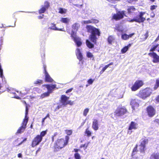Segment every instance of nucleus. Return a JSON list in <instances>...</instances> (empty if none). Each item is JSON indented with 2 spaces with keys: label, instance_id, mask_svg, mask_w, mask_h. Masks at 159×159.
<instances>
[{
  "label": "nucleus",
  "instance_id": "nucleus-1",
  "mask_svg": "<svg viewBox=\"0 0 159 159\" xmlns=\"http://www.w3.org/2000/svg\"><path fill=\"white\" fill-rule=\"evenodd\" d=\"M86 28L87 32L91 34L89 36V39L90 41L88 39L86 40V44L89 48L92 49L94 48V45L90 41L94 44H96L98 39L97 37H99L100 36L101 32L98 29L91 25H87Z\"/></svg>",
  "mask_w": 159,
  "mask_h": 159
},
{
  "label": "nucleus",
  "instance_id": "nucleus-2",
  "mask_svg": "<svg viewBox=\"0 0 159 159\" xmlns=\"http://www.w3.org/2000/svg\"><path fill=\"white\" fill-rule=\"evenodd\" d=\"M69 138L66 136L64 138L57 139L54 143L53 148L54 152H57L66 146L68 143Z\"/></svg>",
  "mask_w": 159,
  "mask_h": 159
},
{
  "label": "nucleus",
  "instance_id": "nucleus-3",
  "mask_svg": "<svg viewBox=\"0 0 159 159\" xmlns=\"http://www.w3.org/2000/svg\"><path fill=\"white\" fill-rule=\"evenodd\" d=\"M152 89L150 87H146L139 90L137 96L139 98L145 100L152 94Z\"/></svg>",
  "mask_w": 159,
  "mask_h": 159
},
{
  "label": "nucleus",
  "instance_id": "nucleus-4",
  "mask_svg": "<svg viewBox=\"0 0 159 159\" xmlns=\"http://www.w3.org/2000/svg\"><path fill=\"white\" fill-rule=\"evenodd\" d=\"M67 31L68 34L70 35L71 37L77 46L78 47H80L82 44V43L81 42V39L77 36L76 32L72 30L70 33L69 31L67 30Z\"/></svg>",
  "mask_w": 159,
  "mask_h": 159
},
{
  "label": "nucleus",
  "instance_id": "nucleus-5",
  "mask_svg": "<svg viewBox=\"0 0 159 159\" xmlns=\"http://www.w3.org/2000/svg\"><path fill=\"white\" fill-rule=\"evenodd\" d=\"M127 112V109L124 107H118L114 112V114L115 116L120 117L125 114Z\"/></svg>",
  "mask_w": 159,
  "mask_h": 159
},
{
  "label": "nucleus",
  "instance_id": "nucleus-6",
  "mask_svg": "<svg viewBox=\"0 0 159 159\" xmlns=\"http://www.w3.org/2000/svg\"><path fill=\"white\" fill-rule=\"evenodd\" d=\"M148 140L146 137L141 139L140 144L139 145V150L141 153H144L146 150V145L148 143Z\"/></svg>",
  "mask_w": 159,
  "mask_h": 159
},
{
  "label": "nucleus",
  "instance_id": "nucleus-7",
  "mask_svg": "<svg viewBox=\"0 0 159 159\" xmlns=\"http://www.w3.org/2000/svg\"><path fill=\"white\" fill-rule=\"evenodd\" d=\"M144 84L143 81L141 80H137L131 87L132 91H135L141 87Z\"/></svg>",
  "mask_w": 159,
  "mask_h": 159
},
{
  "label": "nucleus",
  "instance_id": "nucleus-8",
  "mask_svg": "<svg viewBox=\"0 0 159 159\" xmlns=\"http://www.w3.org/2000/svg\"><path fill=\"white\" fill-rule=\"evenodd\" d=\"M125 11H118L116 14L113 15L111 17V20L117 21L123 19L125 15Z\"/></svg>",
  "mask_w": 159,
  "mask_h": 159
},
{
  "label": "nucleus",
  "instance_id": "nucleus-9",
  "mask_svg": "<svg viewBox=\"0 0 159 159\" xmlns=\"http://www.w3.org/2000/svg\"><path fill=\"white\" fill-rule=\"evenodd\" d=\"M69 98V97H67L66 95H62L61 96L60 102L64 106H66L68 104L71 105H73V102L71 100H68Z\"/></svg>",
  "mask_w": 159,
  "mask_h": 159
},
{
  "label": "nucleus",
  "instance_id": "nucleus-10",
  "mask_svg": "<svg viewBox=\"0 0 159 159\" xmlns=\"http://www.w3.org/2000/svg\"><path fill=\"white\" fill-rule=\"evenodd\" d=\"M146 111L148 117H152L155 116L156 113L155 109L152 105H149L146 108Z\"/></svg>",
  "mask_w": 159,
  "mask_h": 159
},
{
  "label": "nucleus",
  "instance_id": "nucleus-11",
  "mask_svg": "<svg viewBox=\"0 0 159 159\" xmlns=\"http://www.w3.org/2000/svg\"><path fill=\"white\" fill-rule=\"evenodd\" d=\"M146 12L145 11H140L139 12V15H138L135 17L137 20V22L139 23L143 22L146 20V18L143 17L144 15L145 14Z\"/></svg>",
  "mask_w": 159,
  "mask_h": 159
},
{
  "label": "nucleus",
  "instance_id": "nucleus-12",
  "mask_svg": "<svg viewBox=\"0 0 159 159\" xmlns=\"http://www.w3.org/2000/svg\"><path fill=\"white\" fill-rule=\"evenodd\" d=\"M42 140L37 135L32 140L31 146L32 148H34L38 145L42 141Z\"/></svg>",
  "mask_w": 159,
  "mask_h": 159
},
{
  "label": "nucleus",
  "instance_id": "nucleus-13",
  "mask_svg": "<svg viewBox=\"0 0 159 159\" xmlns=\"http://www.w3.org/2000/svg\"><path fill=\"white\" fill-rule=\"evenodd\" d=\"M28 122L27 120H23L21 124V126L20 127L16 132V134H21L23 133L25 130L26 127Z\"/></svg>",
  "mask_w": 159,
  "mask_h": 159
},
{
  "label": "nucleus",
  "instance_id": "nucleus-14",
  "mask_svg": "<svg viewBox=\"0 0 159 159\" xmlns=\"http://www.w3.org/2000/svg\"><path fill=\"white\" fill-rule=\"evenodd\" d=\"M148 55L152 58V61L154 63H159V56L155 52L148 53Z\"/></svg>",
  "mask_w": 159,
  "mask_h": 159
},
{
  "label": "nucleus",
  "instance_id": "nucleus-15",
  "mask_svg": "<svg viewBox=\"0 0 159 159\" xmlns=\"http://www.w3.org/2000/svg\"><path fill=\"white\" fill-rule=\"evenodd\" d=\"M50 7L49 3L47 1L44 2V5L42 6V7L39 10V14L45 12Z\"/></svg>",
  "mask_w": 159,
  "mask_h": 159
},
{
  "label": "nucleus",
  "instance_id": "nucleus-16",
  "mask_svg": "<svg viewBox=\"0 0 159 159\" xmlns=\"http://www.w3.org/2000/svg\"><path fill=\"white\" fill-rule=\"evenodd\" d=\"M138 100L135 99H131L130 104L131 105L132 108L133 110H135L138 108L139 107V105L138 102Z\"/></svg>",
  "mask_w": 159,
  "mask_h": 159
},
{
  "label": "nucleus",
  "instance_id": "nucleus-17",
  "mask_svg": "<svg viewBox=\"0 0 159 159\" xmlns=\"http://www.w3.org/2000/svg\"><path fill=\"white\" fill-rule=\"evenodd\" d=\"M56 84H44L43 85V86L45 87L47 89L48 92L51 93H52L54 89L56 87Z\"/></svg>",
  "mask_w": 159,
  "mask_h": 159
},
{
  "label": "nucleus",
  "instance_id": "nucleus-18",
  "mask_svg": "<svg viewBox=\"0 0 159 159\" xmlns=\"http://www.w3.org/2000/svg\"><path fill=\"white\" fill-rule=\"evenodd\" d=\"M92 128L95 131L99 129L98 120L96 119H93L92 122Z\"/></svg>",
  "mask_w": 159,
  "mask_h": 159
},
{
  "label": "nucleus",
  "instance_id": "nucleus-19",
  "mask_svg": "<svg viewBox=\"0 0 159 159\" xmlns=\"http://www.w3.org/2000/svg\"><path fill=\"white\" fill-rule=\"evenodd\" d=\"M138 128V124L134 121H131L129 126L128 129L132 130L136 129Z\"/></svg>",
  "mask_w": 159,
  "mask_h": 159
},
{
  "label": "nucleus",
  "instance_id": "nucleus-20",
  "mask_svg": "<svg viewBox=\"0 0 159 159\" xmlns=\"http://www.w3.org/2000/svg\"><path fill=\"white\" fill-rule=\"evenodd\" d=\"M76 55L77 58L79 59L80 61H81L83 60V56L80 51V49L77 48L76 49Z\"/></svg>",
  "mask_w": 159,
  "mask_h": 159
},
{
  "label": "nucleus",
  "instance_id": "nucleus-21",
  "mask_svg": "<svg viewBox=\"0 0 159 159\" xmlns=\"http://www.w3.org/2000/svg\"><path fill=\"white\" fill-rule=\"evenodd\" d=\"M45 75V81L46 82L52 83L54 80L51 77L48 73H46L44 74Z\"/></svg>",
  "mask_w": 159,
  "mask_h": 159
},
{
  "label": "nucleus",
  "instance_id": "nucleus-22",
  "mask_svg": "<svg viewBox=\"0 0 159 159\" xmlns=\"http://www.w3.org/2000/svg\"><path fill=\"white\" fill-rule=\"evenodd\" d=\"M136 10V9L134 6L129 7L127 9L128 14L130 15H133Z\"/></svg>",
  "mask_w": 159,
  "mask_h": 159
},
{
  "label": "nucleus",
  "instance_id": "nucleus-23",
  "mask_svg": "<svg viewBox=\"0 0 159 159\" xmlns=\"http://www.w3.org/2000/svg\"><path fill=\"white\" fill-rule=\"evenodd\" d=\"M134 34V33L131 34L129 35H127L126 34H122L121 35V38L123 40H127L129 38L131 37Z\"/></svg>",
  "mask_w": 159,
  "mask_h": 159
},
{
  "label": "nucleus",
  "instance_id": "nucleus-24",
  "mask_svg": "<svg viewBox=\"0 0 159 159\" xmlns=\"http://www.w3.org/2000/svg\"><path fill=\"white\" fill-rule=\"evenodd\" d=\"M152 46L150 50V51L152 52H154L153 51H155L156 49L158 47L159 44L158 43H156L153 42L152 43Z\"/></svg>",
  "mask_w": 159,
  "mask_h": 159
},
{
  "label": "nucleus",
  "instance_id": "nucleus-25",
  "mask_svg": "<svg viewBox=\"0 0 159 159\" xmlns=\"http://www.w3.org/2000/svg\"><path fill=\"white\" fill-rule=\"evenodd\" d=\"M52 26L49 28V29L51 30H59L62 31H65L64 29H58L56 27V25L54 23H52Z\"/></svg>",
  "mask_w": 159,
  "mask_h": 159
},
{
  "label": "nucleus",
  "instance_id": "nucleus-26",
  "mask_svg": "<svg viewBox=\"0 0 159 159\" xmlns=\"http://www.w3.org/2000/svg\"><path fill=\"white\" fill-rule=\"evenodd\" d=\"M84 135L89 137L92 134V132L89 130V127H88L85 129L84 132Z\"/></svg>",
  "mask_w": 159,
  "mask_h": 159
},
{
  "label": "nucleus",
  "instance_id": "nucleus-27",
  "mask_svg": "<svg viewBox=\"0 0 159 159\" xmlns=\"http://www.w3.org/2000/svg\"><path fill=\"white\" fill-rule=\"evenodd\" d=\"M114 63L113 62H111L109 64L105 65L103 67L102 70L100 71V74H102L104 71L111 65H113Z\"/></svg>",
  "mask_w": 159,
  "mask_h": 159
},
{
  "label": "nucleus",
  "instance_id": "nucleus-28",
  "mask_svg": "<svg viewBox=\"0 0 159 159\" xmlns=\"http://www.w3.org/2000/svg\"><path fill=\"white\" fill-rule=\"evenodd\" d=\"M80 26V25L78 23H75L73 24L72 26V30H73L75 32H76L78 30Z\"/></svg>",
  "mask_w": 159,
  "mask_h": 159
},
{
  "label": "nucleus",
  "instance_id": "nucleus-29",
  "mask_svg": "<svg viewBox=\"0 0 159 159\" xmlns=\"http://www.w3.org/2000/svg\"><path fill=\"white\" fill-rule=\"evenodd\" d=\"M150 159H159V153H154L151 154Z\"/></svg>",
  "mask_w": 159,
  "mask_h": 159
},
{
  "label": "nucleus",
  "instance_id": "nucleus-30",
  "mask_svg": "<svg viewBox=\"0 0 159 159\" xmlns=\"http://www.w3.org/2000/svg\"><path fill=\"white\" fill-rule=\"evenodd\" d=\"M138 147V145L136 144L133 149L132 153H131V156L132 157H134L136 154V152L138 151L137 149Z\"/></svg>",
  "mask_w": 159,
  "mask_h": 159
},
{
  "label": "nucleus",
  "instance_id": "nucleus-31",
  "mask_svg": "<svg viewBox=\"0 0 159 159\" xmlns=\"http://www.w3.org/2000/svg\"><path fill=\"white\" fill-rule=\"evenodd\" d=\"M115 38L112 35L109 36L107 39V40L109 44H111L112 42L114 40Z\"/></svg>",
  "mask_w": 159,
  "mask_h": 159
},
{
  "label": "nucleus",
  "instance_id": "nucleus-32",
  "mask_svg": "<svg viewBox=\"0 0 159 159\" xmlns=\"http://www.w3.org/2000/svg\"><path fill=\"white\" fill-rule=\"evenodd\" d=\"M159 87V78L157 79L156 80L155 84L153 88L154 90H157Z\"/></svg>",
  "mask_w": 159,
  "mask_h": 159
},
{
  "label": "nucleus",
  "instance_id": "nucleus-33",
  "mask_svg": "<svg viewBox=\"0 0 159 159\" xmlns=\"http://www.w3.org/2000/svg\"><path fill=\"white\" fill-rule=\"evenodd\" d=\"M58 10V13L61 14H65L67 12V10L65 8H59Z\"/></svg>",
  "mask_w": 159,
  "mask_h": 159
},
{
  "label": "nucleus",
  "instance_id": "nucleus-34",
  "mask_svg": "<svg viewBox=\"0 0 159 159\" xmlns=\"http://www.w3.org/2000/svg\"><path fill=\"white\" fill-rule=\"evenodd\" d=\"M29 109L28 106H26L25 107V116L24 119L23 120H26L28 122V117L27 116V115L28 114Z\"/></svg>",
  "mask_w": 159,
  "mask_h": 159
},
{
  "label": "nucleus",
  "instance_id": "nucleus-35",
  "mask_svg": "<svg viewBox=\"0 0 159 159\" xmlns=\"http://www.w3.org/2000/svg\"><path fill=\"white\" fill-rule=\"evenodd\" d=\"M70 21L69 19L67 18H61L60 20V21L63 23L68 24Z\"/></svg>",
  "mask_w": 159,
  "mask_h": 159
},
{
  "label": "nucleus",
  "instance_id": "nucleus-36",
  "mask_svg": "<svg viewBox=\"0 0 159 159\" xmlns=\"http://www.w3.org/2000/svg\"><path fill=\"white\" fill-rule=\"evenodd\" d=\"M47 130H46L42 131L40 134H38L37 135L42 139L43 140V137H44L47 134Z\"/></svg>",
  "mask_w": 159,
  "mask_h": 159
},
{
  "label": "nucleus",
  "instance_id": "nucleus-37",
  "mask_svg": "<svg viewBox=\"0 0 159 159\" xmlns=\"http://www.w3.org/2000/svg\"><path fill=\"white\" fill-rule=\"evenodd\" d=\"M50 93L47 92L42 94L40 96L41 98L43 99L45 97H48L50 95Z\"/></svg>",
  "mask_w": 159,
  "mask_h": 159
},
{
  "label": "nucleus",
  "instance_id": "nucleus-38",
  "mask_svg": "<svg viewBox=\"0 0 159 159\" xmlns=\"http://www.w3.org/2000/svg\"><path fill=\"white\" fill-rule=\"evenodd\" d=\"M90 142H88L87 143H85L84 144H81L80 145V148H84V150H86L88 147V145L89 143Z\"/></svg>",
  "mask_w": 159,
  "mask_h": 159
},
{
  "label": "nucleus",
  "instance_id": "nucleus-39",
  "mask_svg": "<svg viewBox=\"0 0 159 159\" xmlns=\"http://www.w3.org/2000/svg\"><path fill=\"white\" fill-rule=\"evenodd\" d=\"M128 46H125L123 47L121 50V52L122 53H125L128 50Z\"/></svg>",
  "mask_w": 159,
  "mask_h": 159
},
{
  "label": "nucleus",
  "instance_id": "nucleus-40",
  "mask_svg": "<svg viewBox=\"0 0 159 159\" xmlns=\"http://www.w3.org/2000/svg\"><path fill=\"white\" fill-rule=\"evenodd\" d=\"M66 133L68 135H70L72 134V130L71 129H66L65 130Z\"/></svg>",
  "mask_w": 159,
  "mask_h": 159
},
{
  "label": "nucleus",
  "instance_id": "nucleus-41",
  "mask_svg": "<svg viewBox=\"0 0 159 159\" xmlns=\"http://www.w3.org/2000/svg\"><path fill=\"white\" fill-rule=\"evenodd\" d=\"M86 56L88 58H92L94 57L93 54L89 52H87Z\"/></svg>",
  "mask_w": 159,
  "mask_h": 159
},
{
  "label": "nucleus",
  "instance_id": "nucleus-42",
  "mask_svg": "<svg viewBox=\"0 0 159 159\" xmlns=\"http://www.w3.org/2000/svg\"><path fill=\"white\" fill-rule=\"evenodd\" d=\"M91 23L97 24L98 23L99 20L96 19L92 18L91 19Z\"/></svg>",
  "mask_w": 159,
  "mask_h": 159
},
{
  "label": "nucleus",
  "instance_id": "nucleus-43",
  "mask_svg": "<svg viewBox=\"0 0 159 159\" xmlns=\"http://www.w3.org/2000/svg\"><path fill=\"white\" fill-rule=\"evenodd\" d=\"M74 157L75 159H80L81 157L78 152H76L74 154Z\"/></svg>",
  "mask_w": 159,
  "mask_h": 159
},
{
  "label": "nucleus",
  "instance_id": "nucleus-44",
  "mask_svg": "<svg viewBox=\"0 0 159 159\" xmlns=\"http://www.w3.org/2000/svg\"><path fill=\"white\" fill-rule=\"evenodd\" d=\"M43 83V80H38L34 82V84H39V85Z\"/></svg>",
  "mask_w": 159,
  "mask_h": 159
},
{
  "label": "nucleus",
  "instance_id": "nucleus-45",
  "mask_svg": "<svg viewBox=\"0 0 159 159\" xmlns=\"http://www.w3.org/2000/svg\"><path fill=\"white\" fill-rule=\"evenodd\" d=\"M89 109L86 108L85 109L83 112V115L84 116H86L87 115V114L89 111Z\"/></svg>",
  "mask_w": 159,
  "mask_h": 159
},
{
  "label": "nucleus",
  "instance_id": "nucleus-46",
  "mask_svg": "<svg viewBox=\"0 0 159 159\" xmlns=\"http://www.w3.org/2000/svg\"><path fill=\"white\" fill-rule=\"evenodd\" d=\"M0 77L1 78H2L3 77V70L2 68V66H1L0 63Z\"/></svg>",
  "mask_w": 159,
  "mask_h": 159
},
{
  "label": "nucleus",
  "instance_id": "nucleus-47",
  "mask_svg": "<svg viewBox=\"0 0 159 159\" xmlns=\"http://www.w3.org/2000/svg\"><path fill=\"white\" fill-rule=\"evenodd\" d=\"M94 80V79H90L87 81L89 85L91 84H93V81Z\"/></svg>",
  "mask_w": 159,
  "mask_h": 159
},
{
  "label": "nucleus",
  "instance_id": "nucleus-48",
  "mask_svg": "<svg viewBox=\"0 0 159 159\" xmlns=\"http://www.w3.org/2000/svg\"><path fill=\"white\" fill-rule=\"evenodd\" d=\"M157 5H152L150 7V9L152 11L154 9H155L157 8Z\"/></svg>",
  "mask_w": 159,
  "mask_h": 159
},
{
  "label": "nucleus",
  "instance_id": "nucleus-49",
  "mask_svg": "<svg viewBox=\"0 0 159 159\" xmlns=\"http://www.w3.org/2000/svg\"><path fill=\"white\" fill-rule=\"evenodd\" d=\"M84 23L85 24H91V19L88 20H85L84 21Z\"/></svg>",
  "mask_w": 159,
  "mask_h": 159
},
{
  "label": "nucleus",
  "instance_id": "nucleus-50",
  "mask_svg": "<svg viewBox=\"0 0 159 159\" xmlns=\"http://www.w3.org/2000/svg\"><path fill=\"white\" fill-rule=\"evenodd\" d=\"M43 68L44 70V74L46 73H48L47 71L46 70V66L45 65H43Z\"/></svg>",
  "mask_w": 159,
  "mask_h": 159
},
{
  "label": "nucleus",
  "instance_id": "nucleus-51",
  "mask_svg": "<svg viewBox=\"0 0 159 159\" xmlns=\"http://www.w3.org/2000/svg\"><path fill=\"white\" fill-rule=\"evenodd\" d=\"M27 140V138H25L23 140V141H22L21 142H20V143H19L17 145H16L17 146H19L20 145H21V144H22L25 141H26V140Z\"/></svg>",
  "mask_w": 159,
  "mask_h": 159
},
{
  "label": "nucleus",
  "instance_id": "nucleus-52",
  "mask_svg": "<svg viewBox=\"0 0 159 159\" xmlns=\"http://www.w3.org/2000/svg\"><path fill=\"white\" fill-rule=\"evenodd\" d=\"M73 89V88H71L69 89H68L66 91V93H67L71 92L72 90Z\"/></svg>",
  "mask_w": 159,
  "mask_h": 159
},
{
  "label": "nucleus",
  "instance_id": "nucleus-53",
  "mask_svg": "<svg viewBox=\"0 0 159 159\" xmlns=\"http://www.w3.org/2000/svg\"><path fill=\"white\" fill-rule=\"evenodd\" d=\"M12 93L15 95L14 98L17 99H19L20 98L19 96L16 95V93L15 92H12Z\"/></svg>",
  "mask_w": 159,
  "mask_h": 159
},
{
  "label": "nucleus",
  "instance_id": "nucleus-54",
  "mask_svg": "<svg viewBox=\"0 0 159 159\" xmlns=\"http://www.w3.org/2000/svg\"><path fill=\"white\" fill-rule=\"evenodd\" d=\"M155 100L157 103H159V94L155 98Z\"/></svg>",
  "mask_w": 159,
  "mask_h": 159
},
{
  "label": "nucleus",
  "instance_id": "nucleus-55",
  "mask_svg": "<svg viewBox=\"0 0 159 159\" xmlns=\"http://www.w3.org/2000/svg\"><path fill=\"white\" fill-rule=\"evenodd\" d=\"M134 21H135L137 22V20H136L135 17H134L133 19H131L130 20H129V22H133Z\"/></svg>",
  "mask_w": 159,
  "mask_h": 159
},
{
  "label": "nucleus",
  "instance_id": "nucleus-56",
  "mask_svg": "<svg viewBox=\"0 0 159 159\" xmlns=\"http://www.w3.org/2000/svg\"><path fill=\"white\" fill-rule=\"evenodd\" d=\"M155 16V14L153 12H152L151 13V14L150 15V17L151 18H154Z\"/></svg>",
  "mask_w": 159,
  "mask_h": 159
},
{
  "label": "nucleus",
  "instance_id": "nucleus-57",
  "mask_svg": "<svg viewBox=\"0 0 159 159\" xmlns=\"http://www.w3.org/2000/svg\"><path fill=\"white\" fill-rule=\"evenodd\" d=\"M44 15L43 14H42L41 15L39 16H38V18L41 19L43 18Z\"/></svg>",
  "mask_w": 159,
  "mask_h": 159
},
{
  "label": "nucleus",
  "instance_id": "nucleus-58",
  "mask_svg": "<svg viewBox=\"0 0 159 159\" xmlns=\"http://www.w3.org/2000/svg\"><path fill=\"white\" fill-rule=\"evenodd\" d=\"M80 149L77 148H74L73 152H75V153H76L77 152L79 151H80Z\"/></svg>",
  "mask_w": 159,
  "mask_h": 159
},
{
  "label": "nucleus",
  "instance_id": "nucleus-59",
  "mask_svg": "<svg viewBox=\"0 0 159 159\" xmlns=\"http://www.w3.org/2000/svg\"><path fill=\"white\" fill-rule=\"evenodd\" d=\"M56 134H54L52 136V137H51V139H52V142H53L54 141V137L55 136H56Z\"/></svg>",
  "mask_w": 159,
  "mask_h": 159
},
{
  "label": "nucleus",
  "instance_id": "nucleus-60",
  "mask_svg": "<svg viewBox=\"0 0 159 159\" xmlns=\"http://www.w3.org/2000/svg\"><path fill=\"white\" fill-rule=\"evenodd\" d=\"M144 36L145 37L146 39H147L148 36V31L145 33V34H144Z\"/></svg>",
  "mask_w": 159,
  "mask_h": 159
},
{
  "label": "nucleus",
  "instance_id": "nucleus-61",
  "mask_svg": "<svg viewBox=\"0 0 159 159\" xmlns=\"http://www.w3.org/2000/svg\"><path fill=\"white\" fill-rule=\"evenodd\" d=\"M138 0H128V2L129 3H131L133 2L136 1Z\"/></svg>",
  "mask_w": 159,
  "mask_h": 159
},
{
  "label": "nucleus",
  "instance_id": "nucleus-62",
  "mask_svg": "<svg viewBox=\"0 0 159 159\" xmlns=\"http://www.w3.org/2000/svg\"><path fill=\"white\" fill-rule=\"evenodd\" d=\"M18 157L19 158H21L22 157V154L21 153H19L17 155Z\"/></svg>",
  "mask_w": 159,
  "mask_h": 159
},
{
  "label": "nucleus",
  "instance_id": "nucleus-63",
  "mask_svg": "<svg viewBox=\"0 0 159 159\" xmlns=\"http://www.w3.org/2000/svg\"><path fill=\"white\" fill-rule=\"evenodd\" d=\"M45 119H46L44 117L42 119V125H43V124H44V122L45 120Z\"/></svg>",
  "mask_w": 159,
  "mask_h": 159
},
{
  "label": "nucleus",
  "instance_id": "nucleus-64",
  "mask_svg": "<svg viewBox=\"0 0 159 159\" xmlns=\"http://www.w3.org/2000/svg\"><path fill=\"white\" fill-rule=\"evenodd\" d=\"M159 39V34L157 37V38L156 39V40H155V41L154 42V43H155V42L157 41V40H158Z\"/></svg>",
  "mask_w": 159,
  "mask_h": 159
}]
</instances>
